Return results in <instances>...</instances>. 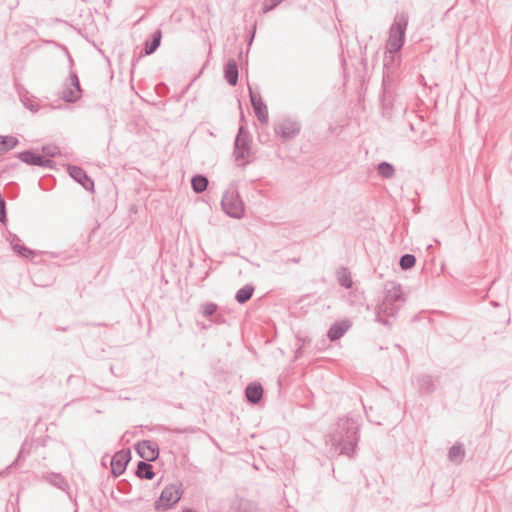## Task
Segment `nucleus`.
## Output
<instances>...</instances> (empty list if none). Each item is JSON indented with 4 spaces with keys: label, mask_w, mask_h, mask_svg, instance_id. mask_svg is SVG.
I'll use <instances>...</instances> for the list:
<instances>
[{
    "label": "nucleus",
    "mask_w": 512,
    "mask_h": 512,
    "mask_svg": "<svg viewBox=\"0 0 512 512\" xmlns=\"http://www.w3.org/2000/svg\"><path fill=\"white\" fill-rule=\"evenodd\" d=\"M359 423L356 419L344 416L340 417L332 432L330 433V441L341 455L352 457L359 441Z\"/></svg>",
    "instance_id": "f257e3e1"
},
{
    "label": "nucleus",
    "mask_w": 512,
    "mask_h": 512,
    "mask_svg": "<svg viewBox=\"0 0 512 512\" xmlns=\"http://www.w3.org/2000/svg\"><path fill=\"white\" fill-rule=\"evenodd\" d=\"M405 302L406 297L401 285L395 282L386 283L383 296L375 306V321L390 327V319L397 316Z\"/></svg>",
    "instance_id": "f03ea898"
},
{
    "label": "nucleus",
    "mask_w": 512,
    "mask_h": 512,
    "mask_svg": "<svg viewBox=\"0 0 512 512\" xmlns=\"http://www.w3.org/2000/svg\"><path fill=\"white\" fill-rule=\"evenodd\" d=\"M408 26V15L404 12L395 16L394 21L389 29V37L386 43V55L384 65L388 66L397 57L406 40V30Z\"/></svg>",
    "instance_id": "7ed1b4c3"
},
{
    "label": "nucleus",
    "mask_w": 512,
    "mask_h": 512,
    "mask_svg": "<svg viewBox=\"0 0 512 512\" xmlns=\"http://www.w3.org/2000/svg\"><path fill=\"white\" fill-rule=\"evenodd\" d=\"M250 152V134L245 127L240 126L235 137L233 152L239 166L245 167L249 163L247 157Z\"/></svg>",
    "instance_id": "20e7f679"
},
{
    "label": "nucleus",
    "mask_w": 512,
    "mask_h": 512,
    "mask_svg": "<svg viewBox=\"0 0 512 512\" xmlns=\"http://www.w3.org/2000/svg\"><path fill=\"white\" fill-rule=\"evenodd\" d=\"M183 495L181 485L170 484L162 491L158 499L155 501V510L167 511L176 505Z\"/></svg>",
    "instance_id": "39448f33"
},
{
    "label": "nucleus",
    "mask_w": 512,
    "mask_h": 512,
    "mask_svg": "<svg viewBox=\"0 0 512 512\" xmlns=\"http://www.w3.org/2000/svg\"><path fill=\"white\" fill-rule=\"evenodd\" d=\"M221 206L231 218L241 219L244 216V203L236 191H226L222 196Z\"/></svg>",
    "instance_id": "423d86ee"
},
{
    "label": "nucleus",
    "mask_w": 512,
    "mask_h": 512,
    "mask_svg": "<svg viewBox=\"0 0 512 512\" xmlns=\"http://www.w3.org/2000/svg\"><path fill=\"white\" fill-rule=\"evenodd\" d=\"M275 133L285 140H290L299 135L301 124L294 118L285 117L274 124Z\"/></svg>",
    "instance_id": "0eeeda50"
},
{
    "label": "nucleus",
    "mask_w": 512,
    "mask_h": 512,
    "mask_svg": "<svg viewBox=\"0 0 512 512\" xmlns=\"http://www.w3.org/2000/svg\"><path fill=\"white\" fill-rule=\"evenodd\" d=\"M69 76L70 83L66 84L62 91L61 98L67 103H75L82 97L83 90L81 88L77 73L71 70Z\"/></svg>",
    "instance_id": "6e6552de"
},
{
    "label": "nucleus",
    "mask_w": 512,
    "mask_h": 512,
    "mask_svg": "<svg viewBox=\"0 0 512 512\" xmlns=\"http://www.w3.org/2000/svg\"><path fill=\"white\" fill-rule=\"evenodd\" d=\"M134 449L138 456L144 461H155L159 457V446L156 442L151 440L138 441L134 445Z\"/></svg>",
    "instance_id": "1a4fd4ad"
},
{
    "label": "nucleus",
    "mask_w": 512,
    "mask_h": 512,
    "mask_svg": "<svg viewBox=\"0 0 512 512\" xmlns=\"http://www.w3.org/2000/svg\"><path fill=\"white\" fill-rule=\"evenodd\" d=\"M17 157L25 164L31 166H38L42 168H52L54 166V162L51 159L30 149L19 152Z\"/></svg>",
    "instance_id": "9d476101"
},
{
    "label": "nucleus",
    "mask_w": 512,
    "mask_h": 512,
    "mask_svg": "<svg viewBox=\"0 0 512 512\" xmlns=\"http://www.w3.org/2000/svg\"><path fill=\"white\" fill-rule=\"evenodd\" d=\"M249 98L257 119L261 123L267 124L269 120L268 108L260 93L249 87Z\"/></svg>",
    "instance_id": "9b49d317"
},
{
    "label": "nucleus",
    "mask_w": 512,
    "mask_h": 512,
    "mask_svg": "<svg viewBox=\"0 0 512 512\" xmlns=\"http://www.w3.org/2000/svg\"><path fill=\"white\" fill-rule=\"evenodd\" d=\"M67 171L71 178L79 183L85 190L92 191L94 181L87 175L86 171L79 166L69 165Z\"/></svg>",
    "instance_id": "f8f14e48"
},
{
    "label": "nucleus",
    "mask_w": 512,
    "mask_h": 512,
    "mask_svg": "<svg viewBox=\"0 0 512 512\" xmlns=\"http://www.w3.org/2000/svg\"><path fill=\"white\" fill-rule=\"evenodd\" d=\"M111 473L118 477L125 472L128 466V449L123 448L114 454L110 460Z\"/></svg>",
    "instance_id": "ddd939ff"
},
{
    "label": "nucleus",
    "mask_w": 512,
    "mask_h": 512,
    "mask_svg": "<svg viewBox=\"0 0 512 512\" xmlns=\"http://www.w3.org/2000/svg\"><path fill=\"white\" fill-rule=\"evenodd\" d=\"M351 327V321L349 319H343L339 321H335L327 331V338L331 342H335L341 339L345 333Z\"/></svg>",
    "instance_id": "4468645a"
},
{
    "label": "nucleus",
    "mask_w": 512,
    "mask_h": 512,
    "mask_svg": "<svg viewBox=\"0 0 512 512\" xmlns=\"http://www.w3.org/2000/svg\"><path fill=\"white\" fill-rule=\"evenodd\" d=\"M6 239L11 244L13 251L18 255L24 258H32L35 255L33 250L21 244V239L16 234L8 231Z\"/></svg>",
    "instance_id": "2eb2a0df"
},
{
    "label": "nucleus",
    "mask_w": 512,
    "mask_h": 512,
    "mask_svg": "<svg viewBox=\"0 0 512 512\" xmlns=\"http://www.w3.org/2000/svg\"><path fill=\"white\" fill-rule=\"evenodd\" d=\"M416 383L420 394L430 395L436 390L435 379L429 374L418 375Z\"/></svg>",
    "instance_id": "dca6fc26"
},
{
    "label": "nucleus",
    "mask_w": 512,
    "mask_h": 512,
    "mask_svg": "<svg viewBox=\"0 0 512 512\" xmlns=\"http://www.w3.org/2000/svg\"><path fill=\"white\" fill-rule=\"evenodd\" d=\"M162 41V31L161 29H156L145 41L143 52L140 55L149 56L153 54L161 45Z\"/></svg>",
    "instance_id": "f3484780"
},
{
    "label": "nucleus",
    "mask_w": 512,
    "mask_h": 512,
    "mask_svg": "<svg viewBox=\"0 0 512 512\" xmlns=\"http://www.w3.org/2000/svg\"><path fill=\"white\" fill-rule=\"evenodd\" d=\"M263 387L259 382H251L245 388V397L250 404H258L263 397Z\"/></svg>",
    "instance_id": "a211bd4d"
},
{
    "label": "nucleus",
    "mask_w": 512,
    "mask_h": 512,
    "mask_svg": "<svg viewBox=\"0 0 512 512\" xmlns=\"http://www.w3.org/2000/svg\"><path fill=\"white\" fill-rule=\"evenodd\" d=\"M238 78L239 72L237 63L234 59H229L224 65V79L229 85L235 86L238 83Z\"/></svg>",
    "instance_id": "6ab92c4d"
},
{
    "label": "nucleus",
    "mask_w": 512,
    "mask_h": 512,
    "mask_svg": "<svg viewBox=\"0 0 512 512\" xmlns=\"http://www.w3.org/2000/svg\"><path fill=\"white\" fill-rule=\"evenodd\" d=\"M43 478L49 484H51L52 486H54L62 491L68 492V490L70 488L65 477L59 473H55V472L46 473L45 475H43Z\"/></svg>",
    "instance_id": "aec40b11"
},
{
    "label": "nucleus",
    "mask_w": 512,
    "mask_h": 512,
    "mask_svg": "<svg viewBox=\"0 0 512 512\" xmlns=\"http://www.w3.org/2000/svg\"><path fill=\"white\" fill-rule=\"evenodd\" d=\"M151 461H139L135 469V475L140 479L151 480L154 478L155 473L153 466L150 464Z\"/></svg>",
    "instance_id": "412c9836"
},
{
    "label": "nucleus",
    "mask_w": 512,
    "mask_h": 512,
    "mask_svg": "<svg viewBox=\"0 0 512 512\" xmlns=\"http://www.w3.org/2000/svg\"><path fill=\"white\" fill-rule=\"evenodd\" d=\"M336 278L339 285L345 289H351L353 286V280L351 276V272L347 267H340L336 271Z\"/></svg>",
    "instance_id": "4be33fe9"
},
{
    "label": "nucleus",
    "mask_w": 512,
    "mask_h": 512,
    "mask_svg": "<svg viewBox=\"0 0 512 512\" xmlns=\"http://www.w3.org/2000/svg\"><path fill=\"white\" fill-rule=\"evenodd\" d=\"M465 457V449L463 444L456 442L453 446L449 448L448 451V459L449 461L460 464L463 462Z\"/></svg>",
    "instance_id": "5701e85b"
},
{
    "label": "nucleus",
    "mask_w": 512,
    "mask_h": 512,
    "mask_svg": "<svg viewBox=\"0 0 512 512\" xmlns=\"http://www.w3.org/2000/svg\"><path fill=\"white\" fill-rule=\"evenodd\" d=\"M255 288L251 284H246L243 287H241L235 294V300L239 304H245L248 302L253 294H254Z\"/></svg>",
    "instance_id": "b1692460"
},
{
    "label": "nucleus",
    "mask_w": 512,
    "mask_h": 512,
    "mask_svg": "<svg viewBox=\"0 0 512 512\" xmlns=\"http://www.w3.org/2000/svg\"><path fill=\"white\" fill-rule=\"evenodd\" d=\"M208 183V178L203 174H195L191 178L192 190L197 194L204 192L207 189Z\"/></svg>",
    "instance_id": "393cba45"
},
{
    "label": "nucleus",
    "mask_w": 512,
    "mask_h": 512,
    "mask_svg": "<svg viewBox=\"0 0 512 512\" xmlns=\"http://www.w3.org/2000/svg\"><path fill=\"white\" fill-rule=\"evenodd\" d=\"M18 139L11 135H0V155H3L17 146Z\"/></svg>",
    "instance_id": "a878e982"
},
{
    "label": "nucleus",
    "mask_w": 512,
    "mask_h": 512,
    "mask_svg": "<svg viewBox=\"0 0 512 512\" xmlns=\"http://www.w3.org/2000/svg\"><path fill=\"white\" fill-rule=\"evenodd\" d=\"M377 172L382 178L390 179L395 174V168L391 163L382 161L377 165Z\"/></svg>",
    "instance_id": "bb28decb"
},
{
    "label": "nucleus",
    "mask_w": 512,
    "mask_h": 512,
    "mask_svg": "<svg viewBox=\"0 0 512 512\" xmlns=\"http://www.w3.org/2000/svg\"><path fill=\"white\" fill-rule=\"evenodd\" d=\"M218 305L214 302H205L201 305L200 311L203 317L211 319L218 311Z\"/></svg>",
    "instance_id": "cd10ccee"
},
{
    "label": "nucleus",
    "mask_w": 512,
    "mask_h": 512,
    "mask_svg": "<svg viewBox=\"0 0 512 512\" xmlns=\"http://www.w3.org/2000/svg\"><path fill=\"white\" fill-rule=\"evenodd\" d=\"M416 264V257L413 254H403L400 257L399 265L402 270H409L413 268Z\"/></svg>",
    "instance_id": "c85d7f7f"
},
{
    "label": "nucleus",
    "mask_w": 512,
    "mask_h": 512,
    "mask_svg": "<svg viewBox=\"0 0 512 512\" xmlns=\"http://www.w3.org/2000/svg\"><path fill=\"white\" fill-rule=\"evenodd\" d=\"M19 96H20V100H21L22 104L27 109H29L32 112H37L38 111L39 105L28 96L27 92L25 94L20 93Z\"/></svg>",
    "instance_id": "c756f323"
},
{
    "label": "nucleus",
    "mask_w": 512,
    "mask_h": 512,
    "mask_svg": "<svg viewBox=\"0 0 512 512\" xmlns=\"http://www.w3.org/2000/svg\"><path fill=\"white\" fill-rule=\"evenodd\" d=\"M8 222L7 218V209H6V201L2 194L0 193V223L6 225Z\"/></svg>",
    "instance_id": "7c9ffc66"
},
{
    "label": "nucleus",
    "mask_w": 512,
    "mask_h": 512,
    "mask_svg": "<svg viewBox=\"0 0 512 512\" xmlns=\"http://www.w3.org/2000/svg\"><path fill=\"white\" fill-rule=\"evenodd\" d=\"M42 152L47 157H55L57 154H59V149L56 146L52 145H44L42 146Z\"/></svg>",
    "instance_id": "2f4dec72"
},
{
    "label": "nucleus",
    "mask_w": 512,
    "mask_h": 512,
    "mask_svg": "<svg viewBox=\"0 0 512 512\" xmlns=\"http://www.w3.org/2000/svg\"><path fill=\"white\" fill-rule=\"evenodd\" d=\"M212 323L214 324H217V325H221V324H224L226 323V319H225V316L222 314V313H218V311L216 312V314L211 318L209 319Z\"/></svg>",
    "instance_id": "473e14b6"
},
{
    "label": "nucleus",
    "mask_w": 512,
    "mask_h": 512,
    "mask_svg": "<svg viewBox=\"0 0 512 512\" xmlns=\"http://www.w3.org/2000/svg\"><path fill=\"white\" fill-rule=\"evenodd\" d=\"M117 491L119 493H124V494L127 493V491H128V481L125 480V479L120 481L118 483V485H117Z\"/></svg>",
    "instance_id": "72a5a7b5"
},
{
    "label": "nucleus",
    "mask_w": 512,
    "mask_h": 512,
    "mask_svg": "<svg viewBox=\"0 0 512 512\" xmlns=\"http://www.w3.org/2000/svg\"><path fill=\"white\" fill-rule=\"evenodd\" d=\"M304 353L303 345L297 347L295 351V359H299Z\"/></svg>",
    "instance_id": "f704fd0d"
},
{
    "label": "nucleus",
    "mask_w": 512,
    "mask_h": 512,
    "mask_svg": "<svg viewBox=\"0 0 512 512\" xmlns=\"http://www.w3.org/2000/svg\"><path fill=\"white\" fill-rule=\"evenodd\" d=\"M300 258H291L287 260V263H299Z\"/></svg>",
    "instance_id": "c9c22d12"
},
{
    "label": "nucleus",
    "mask_w": 512,
    "mask_h": 512,
    "mask_svg": "<svg viewBox=\"0 0 512 512\" xmlns=\"http://www.w3.org/2000/svg\"><path fill=\"white\" fill-rule=\"evenodd\" d=\"M254 34H255V30H253V32H252V34L250 36L249 45H251V43L253 42Z\"/></svg>",
    "instance_id": "e433bc0d"
},
{
    "label": "nucleus",
    "mask_w": 512,
    "mask_h": 512,
    "mask_svg": "<svg viewBox=\"0 0 512 512\" xmlns=\"http://www.w3.org/2000/svg\"><path fill=\"white\" fill-rule=\"evenodd\" d=\"M182 512H197L192 508H185Z\"/></svg>",
    "instance_id": "4c0bfd02"
},
{
    "label": "nucleus",
    "mask_w": 512,
    "mask_h": 512,
    "mask_svg": "<svg viewBox=\"0 0 512 512\" xmlns=\"http://www.w3.org/2000/svg\"><path fill=\"white\" fill-rule=\"evenodd\" d=\"M67 56H68V59H69V62H70V66L73 65V59L71 58L70 54L67 52Z\"/></svg>",
    "instance_id": "58836bf2"
},
{
    "label": "nucleus",
    "mask_w": 512,
    "mask_h": 512,
    "mask_svg": "<svg viewBox=\"0 0 512 512\" xmlns=\"http://www.w3.org/2000/svg\"><path fill=\"white\" fill-rule=\"evenodd\" d=\"M129 211L130 213L134 212V206L130 205Z\"/></svg>",
    "instance_id": "ea45409f"
},
{
    "label": "nucleus",
    "mask_w": 512,
    "mask_h": 512,
    "mask_svg": "<svg viewBox=\"0 0 512 512\" xmlns=\"http://www.w3.org/2000/svg\"><path fill=\"white\" fill-rule=\"evenodd\" d=\"M306 341H309V339L308 338H303L302 339L303 344L306 343Z\"/></svg>",
    "instance_id": "a19ab883"
},
{
    "label": "nucleus",
    "mask_w": 512,
    "mask_h": 512,
    "mask_svg": "<svg viewBox=\"0 0 512 512\" xmlns=\"http://www.w3.org/2000/svg\"><path fill=\"white\" fill-rule=\"evenodd\" d=\"M131 74H132V71L130 70V78H129V81H130V82L132 81V76H131Z\"/></svg>",
    "instance_id": "79ce46f5"
},
{
    "label": "nucleus",
    "mask_w": 512,
    "mask_h": 512,
    "mask_svg": "<svg viewBox=\"0 0 512 512\" xmlns=\"http://www.w3.org/2000/svg\"><path fill=\"white\" fill-rule=\"evenodd\" d=\"M115 494V491H112V496L117 499V497L114 495Z\"/></svg>",
    "instance_id": "37998d69"
},
{
    "label": "nucleus",
    "mask_w": 512,
    "mask_h": 512,
    "mask_svg": "<svg viewBox=\"0 0 512 512\" xmlns=\"http://www.w3.org/2000/svg\"><path fill=\"white\" fill-rule=\"evenodd\" d=\"M40 186H41L42 190H46V188L42 186V183H40Z\"/></svg>",
    "instance_id": "c03bdc74"
}]
</instances>
